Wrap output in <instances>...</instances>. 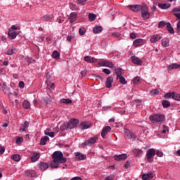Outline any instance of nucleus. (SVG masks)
<instances>
[{"instance_id": "1", "label": "nucleus", "mask_w": 180, "mask_h": 180, "mask_svg": "<svg viewBox=\"0 0 180 180\" xmlns=\"http://www.w3.org/2000/svg\"><path fill=\"white\" fill-rule=\"evenodd\" d=\"M52 158L55 161H58L60 164H65L67 162V158H64V154L61 151H55L52 155Z\"/></svg>"}, {"instance_id": "2", "label": "nucleus", "mask_w": 180, "mask_h": 180, "mask_svg": "<svg viewBox=\"0 0 180 180\" xmlns=\"http://www.w3.org/2000/svg\"><path fill=\"white\" fill-rule=\"evenodd\" d=\"M141 18L143 20H147V19H150L151 16V13L148 11V6L146 4H142V7L141 8Z\"/></svg>"}, {"instance_id": "3", "label": "nucleus", "mask_w": 180, "mask_h": 180, "mask_svg": "<svg viewBox=\"0 0 180 180\" xmlns=\"http://www.w3.org/2000/svg\"><path fill=\"white\" fill-rule=\"evenodd\" d=\"M165 119V117L162 115L155 114L150 116V120L153 123H162Z\"/></svg>"}, {"instance_id": "4", "label": "nucleus", "mask_w": 180, "mask_h": 180, "mask_svg": "<svg viewBox=\"0 0 180 180\" xmlns=\"http://www.w3.org/2000/svg\"><path fill=\"white\" fill-rule=\"evenodd\" d=\"M97 141H98V137L93 136V137L90 138L89 139L85 141L84 143H82V146L85 147V146H92V144H95Z\"/></svg>"}, {"instance_id": "5", "label": "nucleus", "mask_w": 180, "mask_h": 180, "mask_svg": "<svg viewBox=\"0 0 180 180\" xmlns=\"http://www.w3.org/2000/svg\"><path fill=\"white\" fill-rule=\"evenodd\" d=\"M78 124H79V120L77 119H75V118L70 120L68 122V129H74V128L77 127V126H78Z\"/></svg>"}, {"instance_id": "6", "label": "nucleus", "mask_w": 180, "mask_h": 180, "mask_svg": "<svg viewBox=\"0 0 180 180\" xmlns=\"http://www.w3.org/2000/svg\"><path fill=\"white\" fill-rule=\"evenodd\" d=\"M155 155V149L154 148L149 149L146 153L147 161H148V162H151V160H153Z\"/></svg>"}, {"instance_id": "7", "label": "nucleus", "mask_w": 180, "mask_h": 180, "mask_svg": "<svg viewBox=\"0 0 180 180\" xmlns=\"http://www.w3.org/2000/svg\"><path fill=\"white\" fill-rule=\"evenodd\" d=\"M143 7L142 5H129L128 6V8H129L130 11H132V12H136V13H139L141 11V8Z\"/></svg>"}, {"instance_id": "8", "label": "nucleus", "mask_w": 180, "mask_h": 180, "mask_svg": "<svg viewBox=\"0 0 180 180\" xmlns=\"http://www.w3.org/2000/svg\"><path fill=\"white\" fill-rule=\"evenodd\" d=\"M146 40L143 39H136L134 41L133 44L134 47H141V46H144Z\"/></svg>"}, {"instance_id": "9", "label": "nucleus", "mask_w": 180, "mask_h": 180, "mask_svg": "<svg viewBox=\"0 0 180 180\" xmlns=\"http://www.w3.org/2000/svg\"><path fill=\"white\" fill-rule=\"evenodd\" d=\"M19 33L18 32L13 30H10L8 32V36L11 40H13V39H16V36H18Z\"/></svg>"}, {"instance_id": "10", "label": "nucleus", "mask_w": 180, "mask_h": 180, "mask_svg": "<svg viewBox=\"0 0 180 180\" xmlns=\"http://www.w3.org/2000/svg\"><path fill=\"white\" fill-rule=\"evenodd\" d=\"M114 159L115 161H124V160L127 159V155L125 153L119 155H115Z\"/></svg>"}, {"instance_id": "11", "label": "nucleus", "mask_w": 180, "mask_h": 180, "mask_svg": "<svg viewBox=\"0 0 180 180\" xmlns=\"http://www.w3.org/2000/svg\"><path fill=\"white\" fill-rule=\"evenodd\" d=\"M131 59L133 64H136V65H141L143 64V60H140L137 56H131Z\"/></svg>"}, {"instance_id": "12", "label": "nucleus", "mask_w": 180, "mask_h": 180, "mask_svg": "<svg viewBox=\"0 0 180 180\" xmlns=\"http://www.w3.org/2000/svg\"><path fill=\"white\" fill-rule=\"evenodd\" d=\"M100 65H101V67H109V68H113L114 66L113 63L106 60H102L100 63Z\"/></svg>"}, {"instance_id": "13", "label": "nucleus", "mask_w": 180, "mask_h": 180, "mask_svg": "<svg viewBox=\"0 0 180 180\" xmlns=\"http://www.w3.org/2000/svg\"><path fill=\"white\" fill-rule=\"evenodd\" d=\"M110 130H112V128L110 126L105 127L101 132V137L105 139V137H106V134H108Z\"/></svg>"}, {"instance_id": "14", "label": "nucleus", "mask_w": 180, "mask_h": 180, "mask_svg": "<svg viewBox=\"0 0 180 180\" xmlns=\"http://www.w3.org/2000/svg\"><path fill=\"white\" fill-rule=\"evenodd\" d=\"M1 91L3 92H5V91H7V95L8 96V98H12V96H13V94H12V92H11L9 91V89H8V86H6V84H4L1 86Z\"/></svg>"}, {"instance_id": "15", "label": "nucleus", "mask_w": 180, "mask_h": 180, "mask_svg": "<svg viewBox=\"0 0 180 180\" xmlns=\"http://www.w3.org/2000/svg\"><path fill=\"white\" fill-rule=\"evenodd\" d=\"M112 84H113V77L109 76L105 82L106 88H112Z\"/></svg>"}, {"instance_id": "16", "label": "nucleus", "mask_w": 180, "mask_h": 180, "mask_svg": "<svg viewBox=\"0 0 180 180\" xmlns=\"http://www.w3.org/2000/svg\"><path fill=\"white\" fill-rule=\"evenodd\" d=\"M91 122L84 121L80 124L79 127L80 129H82V130H84L85 129H89V127H91Z\"/></svg>"}, {"instance_id": "17", "label": "nucleus", "mask_w": 180, "mask_h": 180, "mask_svg": "<svg viewBox=\"0 0 180 180\" xmlns=\"http://www.w3.org/2000/svg\"><path fill=\"white\" fill-rule=\"evenodd\" d=\"M51 102H53V98H49V97L44 98L43 100L41 101V103L43 105H45L46 106H47V105H50Z\"/></svg>"}, {"instance_id": "18", "label": "nucleus", "mask_w": 180, "mask_h": 180, "mask_svg": "<svg viewBox=\"0 0 180 180\" xmlns=\"http://www.w3.org/2000/svg\"><path fill=\"white\" fill-rule=\"evenodd\" d=\"M25 175L30 178H34V176L37 175V173L34 170H27L25 172Z\"/></svg>"}, {"instance_id": "19", "label": "nucleus", "mask_w": 180, "mask_h": 180, "mask_svg": "<svg viewBox=\"0 0 180 180\" xmlns=\"http://www.w3.org/2000/svg\"><path fill=\"white\" fill-rule=\"evenodd\" d=\"M75 158L78 161H82V160H85L86 158V155L81 154L79 152H77L75 153Z\"/></svg>"}, {"instance_id": "20", "label": "nucleus", "mask_w": 180, "mask_h": 180, "mask_svg": "<svg viewBox=\"0 0 180 180\" xmlns=\"http://www.w3.org/2000/svg\"><path fill=\"white\" fill-rule=\"evenodd\" d=\"M154 178L153 173L143 174L142 175V179L143 180H150Z\"/></svg>"}, {"instance_id": "21", "label": "nucleus", "mask_w": 180, "mask_h": 180, "mask_svg": "<svg viewBox=\"0 0 180 180\" xmlns=\"http://www.w3.org/2000/svg\"><path fill=\"white\" fill-rule=\"evenodd\" d=\"M180 68V64L173 63L168 66V71H172V70H178Z\"/></svg>"}, {"instance_id": "22", "label": "nucleus", "mask_w": 180, "mask_h": 180, "mask_svg": "<svg viewBox=\"0 0 180 180\" xmlns=\"http://www.w3.org/2000/svg\"><path fill=\"white\" fill-rule=\"evenodd\" d=\"M125 136L129 139L130 140H134V139H136V134H134V133L130 131H127L125 133Z\"/></svg>"}, {"instance_id": "23", "label": "nucleus", "mask_w": 180, "mask_h": 180, "mask_svg": "<svg viewBox=\"0 0 180 180\" xmlns=\"http://www.w3.org/2000/svg\"><path fill=\"white\" fill-rule=\"evenodd\" d=\"M39 167L41 171H46L49 168V164L41 162L39 164Z\"/></svg>"}, {"instance_id": "24", "label": "nucleus", "mask_w": 180, "mask_h": 180, "mask_svg": "<svg viewBox=\"0 0 180 180\" xmlns=\"http://www.w3.org/2000/svg\"><path fill=\"white\" fill-rule=\"evenodd\" d=\"M69 19H70V23H74V22H75V20H77V13H75V12L72 13L70 15Z\"/></svg>"}, {"instance_id": "25", "label": "nucleus", "mask_w": 180, "mask_h": 180, "mask_svg": "<svg viewBox=\"0 0 180 180\" xmlns=\"http://www.w3.org/2000/svg\"><path fill=\"white\" fill-rule=\"evenodd\" d=\"M115 74H117L116 79H119V77H122L124 72H123V70L122 68H117L115 70Z\"/></svg>"}, {"instance_id": "26", "label": "nucleus", "mask_w": 180, "mask_h": 180, "mask_svg": "<svg viewBox=\"0 0 180 180\" xmlns=\"http://www.w3.org/2000/svg\"><path fill=\"white\" fill-rule=\"evenodd\" d=\"M160 39H161V36L158 34H155V35H153V37L150 38V41L152 43H157V41H158V40H160Z\"/></svg>"}, {"instance_id": "27", "label": "nucleus", "mask_w": 180, "mask_h": 180, "mask_svg": "<svg viewBox=\"0 0 180 180\" xmlns=\"http://www.w3.org/2000/svg\"><path fill=\"white\" fill-rule=\"evenodd\" d=\"M167 29L171 34H174V33H175V30H174V27H172L170 22H167Z\"/></svg>"}, {"instance_id": "28", "label": "nucleus", "mask_w": 180, "mask_h": 180, "mask_svg": "<svg viewBox=\"0 0 180 180\" xmlns=\"http://www.w3.org/2000/svg\"><path fill=\"white\" fill-rule=\"evenodd\" d=\"M59 163H60V162L53 160L51 162V164H50V165H51L52 169H53V168H58V167H60V164H59Z\"/></svg>"}, {"instance_id": "29", "label": "nucleus", "mask_w": 180, "mask_h": 180, "mask_svg": "<svg viewBox=\"0 0 180 180\" xmlns=\"http://www.w3.org/2000/svg\"><path fill=\"white\" fill-rule=\"evenodd\" d=\"M102 30H103V28L102 27V26H97L94 27L93 33H94V34H98V33H101Z\"/></svg>"}, {"instance_id": "30", "label": "nucleus", "mask_w": 180, "mask_h": 180, "mask_svg": "<svg viewBox=\"0 0 180 180\" xmlns=\"http://www.w3.org/2000/svg\"><path fill=\"white\" fill-rule=\"evenodd\" d=\"M50 140V138L49 136H44L41 139L39 144L41 146H46V142L49 141Z\"/></svg>"}, {"instance_id": "31", "label": "nucleus", "mask_w": 180, "mask_h": 180, "mask_svg": "<svg viewBox=\"0 0 180 180\" xmlns=\"http://www.w3.org/2000/svg\"><path fill=\"white\" fill-rule=\"evenodd\" d=\"M29 127V122L25 121L23 124H22V127H21L20 129V131H26V130H27V128Z\"/></svg>"}, {"instance_id": "32", "label": "nucleus", "mask_w": 180, "mask_h": 180, "mask_svg": "<svg viewBox=\"0 0 180 180\" xmlns=\"http://www.w3.org/2000/svg\"><path fill=\"white\" fill-rule=\"evenodd\" d=\"M44 134L46 136H49V137H54L56 134L53 131H51L50 129L48 128L44 131Z\"/></svg>"}, {"instance_id": "33", "label": "nucleus", "mask_w": 180, "mask_h": 180, "mask_svg": "<svg viewBox=\"0 0 180 180\" xmlns=\"http://www.w3.org/2000/svg\"><path fill=\"white\" fill-rule=\"evenodd\" d=\"M134 157H141L143 155V150L140 149L134 150Z\"/></svg>"}, {"instance_id": "34", "label": "nucleus", "mask_w": 180, "mask_h": 180, "mask_svg": "<svg viewBox=\"0 0 180 180\" xmlns=\"http://www.w3.org/2000/svg\"><path fill=\"white\" fill-rule=\"evenodd\" d=\"M162 46H164V47H168L169 46V39L168 38H164L162 39Z\"/></svg>"}, {"instance_id": "35", "label": "nucleus", "mask_w": 180, "mask_h": 180, "mask_svg": "<svg viewBox=\"0 0 180 180\" xmlns=\"http://www.w3.org/2000/svg\"><path fill=\"white\" fill-rule=\"evenodd\" d=\"M40 158V155L39 153H34V155L31 158L32 162H36L37 160Z\"/></svg>"}, {"instance_id": "36", "label": "nucleus", "mask_w": 180, "mask_h": 180, "mask_svg": "<svg viewBox=\"0 0 180 180\" xmlns=\"http://www.w3.org/2000/svg\"><path fill=\"white\" fill-rule=\"evenodd\" d=\"M159 8H161V9H168L171 6V4H158Z\"/></svg>"}, {"instance_id": "37", "label": "nucleus", "mask_w": 180, "mask_h": 180, "mask_svg": "<svg viewBox=\"0 0 180 180\" xmlns=\"http://www.w3.org/2000/svg\"><path fill=\"white\" fill-rule=\"evenodd\" d=\"M16 48L14 49H9L6 51V56H12L13 54H15V52L16 51Z\"/></svg>"}, {"instance_id": "38", "label": "nucleus", "mask_w": 180, "mask_h": 180, "mask_svg": "<svg viewBox=\"0 0 180 180\" xmlns=\"http://www.w3.org/2000/svg\"><path fill=\"white\" fill-rule=\"evenodd\" d=\"M60 103H65V105H67L68 103H72V101H71V99L70 98H62L60 100Z\"/></svg>"}, {"instance_id": "39", "label": "nucleus", "mask_w": 180, "mask_h": 180, "mask_svg": "<svg viewBox=\"0 0 180 180\" xmlns=\"http://www.w3.org/2000/svg\"><path fill=\"white\" fill-rule=\"evenodd\" d=\"M84 60L87 62V63H95V58L91 57V56H86L84 57Z\"/></svg>"}, {"instance_id": "40", "label": "nucleus", "mask_w": 180, "mask_h": 180, "mask_svg": "<svg viewBox=\"0 0 180 180\" xmlns=\"http://www.w3.org/2000/svg\"><path fill=\"white\" fill-rule=\"evenodd\" d=\"M118 79H120V82L122 84V85H126L127 84V81H126V79L124 78V77L123 76H120L118 77Z\"/></svg>"}, {"instance_id": "41", "label": "nucleus", "mask_w": 180, "mask_h": 180, "mask_svg": "<svg viewBox=\"0 0 180 180\" xmlns=\"http://www.w3.org/2000/svg\"><path fill=\"white\" fill-rule=\"evenodd\" d=\"M11 159L14 160V161H16L18 162L20 161V155L15 154L14 155H12Z\"/></svg>"}, {"instance_id": "42", "label": "nucleus", "mask_w": 180, "mask_h": 180, "mask_svg": "<svg viewBox=\"0 0 180 180\" xmlns=\"http://www.w3.org/2000/svg\"><path fill=\"white\" fill-rule=\"evenodd\" d=\"M162 105L163 108H169V106H171V103L167 100H165L162 101Z\"/></svg>"}, {"instance_id": "43", "label": "nucleus", "mask_w": 180, "mask_h": 180, "mask_svg": "<svg viewBox=\"0 0 180 180\" xmlns=\"http://www.w3.org/2000/svg\"><path fill=\"white\" fill-rule=\"evenodd\" d=\"M68 129V124L64 122L60 127V130L61 131H64V130H67Z\"/></svg>"}, {"instance_id": "44", "label": "nucleus", "mask_w": 180, "mask_h": 180, "mask_svg": "<svg viewBox=\"0 0 180 180\" xmlns=\"http://www.w3.org/2000/svg\"><path fill=\"white\" fill-rule=\"evenodd\" d=\"M172 98V99H174V101H180V95L175 92H173Z\"/></svg>"}, {"instance_id": "45", "label": "nucleus", "mask_w": 180, "mask_h": 180, "mask_svg": "<svg viewBox=\"0 0 180 180\" xmlns=\"http://www.w3.org/2000/svg\"><path fill=\"white\" fill-rule=\"evenodd\" d=\"M22 106L24 109H29L30 108V103H29V101H25L22 103Z\"/></svg>"}, {"instance_id": "46", "label": "nucleus", "mask_w": 180, "mask_h": 180, "mask_svg": "<svg viewBox=\"0 0 180 180\" xmlns=\"http://www.w3.org/2000/svg\"><path fill=\"white\" fill-rule=\"evenodd\" d=\"M95 19H96V15H95L94 13L89 14V20L94 22V20H95Z\"/></svg>"}, {"instance_id": "47", "label": "nucleus", "mask_w": 180, "mask_h": 180, "mask_svg": "<svg viewBox=\"0 0 180 180\" xmlns=\"http://www.w3.org/2000/svg\"><path fill=\"white\" fill-rule=\"evenodd\" d=\"M43 20L49 22V20H51V15L48 14L45 15L42 17Z\"/></svg>"}, {"instance_id": "48", "label": "nucleus", "mask_w": 180, "mask_h": 180, "mask_svg": "<svg viewBox=\"0 0 180 180\" xmlns=\"http://www.w3.org/2000/svg\"><path fill=\"white\" fill-rule=\"evenodd\" d=\"M52 56L53 58H56L57 60L60 58V53H58L57 51H54Z\"/></svg>"}, {"instance_id": "49", "label": "nucleus", "mask_w": 180, "mask_h": 180, "mask_svg": "<svg viewBox=\"0 0 180 180\" xmlns=\"http://www.w3.org/2000/svg\"><path fill=\"white\" fill-rule=\"evenodd\" d=\"M140 83V77H136L134 79H133V84L134 85H137Z\"/></svg>"}, {"instance_id": "50", "label": "nucleus", "mask_w": 180, "mask_h": 180, "mask_svg": "<svg viewBox=\"0 0 180 180\" xmlns=\"http://www.w3.org/2000/svg\"><path fill=\"white\" fill-rule=\"evenodd\" d=\"M85 28L82 27V28H79V33L80 34V36H84V34H85Z\"/></svg>"}, {"instance_id": "51", "label": "nucleus", "mask_w": 180, "mask_h": 180, "mask_svg": "<svg viewBox=\"0 0 180 180\" xmlns=\"http://www.w3.org/2000/svg\"><path fill=\"white\" fill-rule=\"evenodd\" d=\"M173 92H169L165 95V99H169V98H172Z\"/></svg>"}, {"instance_id": "52", "label": "nucleus", "mask_w": 180, "mask_h": 180, "mask_svg": "<svg viewBox=\"0 0 180 180\" xmlns=\"http://www.w3.org/2000/svg\"><path fill=\"white\" fill-rule=\"evenodd\" d=\"M23 143V138L22 137H18L16 139V143L17 144H22Z\"/></svg>"}, {"instance_id": "53", "label": "nucleus", "mask_w": 180, "mask_h": 180, "mask_svg": "<svg viewBox=\"0 0 180 180\" xmlns=\"http://www.w3.org/2000/svg\"><path fill=\"white\" fill-rule=\"evenodd\" d=\"M167 25V22L165 21H160L158 23V27H164Z\"/></svg>"}, {"instance_id": "54", "label": "nucleus", "mask_w": 180, "mask_h": 180, "mask_svg": "<svg viewBox=\"0 0 180 180\" xmlns=\"http://www.w3.org/2000/svg\"><path fill=\"white\" fill-rule=\"evenodd\" d=\"M26 61H27V63H34V60L33 58H32L31 57H27L25 58Z\"/></svg>"}, {"instance_id": "55", "label": "nucleus", "mask_w": 180, "mask_h": 180, "mask_svg": "<svg viewBox=\"0 0 180 180\" xmlns=\"http://www.w3.org/2000/svg\"><path fill=\"white\" fill-rule=\"evenodd\" d=\"M155 154L158 157H162L164 155V153L162 151H160V150H156Z\"/></svg>"}, {"instance_id": "56", "label": "nucleus", "mask_w": 180, "mask_h": 180, "mask_svg": "<svg viewBox=\"0 0 180 180\" xmlns=\"http://www.w3.org/2000/svg\"><path fill=\"white\" fill-rule=\"evenodd\" d=\"M176 30H177V34H180V20L178 21Z\"/></svg>"}, {"instance_id": "57", "label": "nucleus", "mask_w": 180, "mask_h": 180, "mask_svg": "<svg viewBox=\"0 0 180 180\" xmlns=\"http://www.w3.org/2000/svg\"><path fill=\"white\" fill-rule=\"evenodd\" d=\"M131 165H132L131 162H127L124 164V167H125V168H130V167H131Z\"/></svg>"}, {"instance_id": "58", "label": "nucleus", "mask_w": 180, "mask_h": 180, "mask_svg": "<svg viewBox=\"0 0 180 180\" xmlns=\"http://www.w3.org/2000/svg\"><path fill=\"white\" fill-rule=\"evenodd\" d=\"M158 89H153L150 91L151 95H158Z\"/></svg>"}, {"instance_id": "59", "label": "nucleus", "mask_w": 180, "mask_h": 180, "mask_svg": "<svg viewBox=\"0 0 180 180\" xmlns=\"http://www.w3.org/2000/svg\"><path fill=\"white\" fill-rule=\"evenodd\" d=\"M86 0H77V4L81 5H85Z\"/></svg>"}, {"instance_id": "60", "label": "nucleus", "mask_w": 180, "mask_h": 180, "mask_svg": "<svg viewBox=\"0 0 180 180\" xmlns=\"http://www.w3.org/2000/svg\"><path fill=\"white\" fill-rule=\"evenodd\" d=\"M5 153V146H0V154H4Z\"/></svg>"}, {"instance_id": "61", "label": "nucleus", "mask_w": 180, "mask_h": 180, "mask_svg": "<svg viewBox=\"0 0 180 180\" xmlns=\"http://www.w3.org/2000/svg\"><path fill=\"white\" fill-rule=\"evenodd\" d=\"M87 72H88V71L86 70H82L81 72L82 77H85V75H86Z\"/></svg>"}, {"instance_id": "62", "label": "nucleus", "mask_w": 180, "mask_h": 180, "mask_svg": "<svg viewBox=\"0 0 180 180\" xmlns=\"http://www.w3.org/2000/svg\"><path fill=\"white\" fill-rule=\"evenodd\" d=\"M20 88H25V82L20 81L18 84Z\"/></svg>"}, {"instance_id": "63", "label": "nucleus", "mask_w": 180, "mask_h": 180, "mask_svg": "<svg viewBox=\"0 0 180 180\" xmlns=\"http://www.w3.org/2000/svg\"><path fill=\"white\" fill-rule=\"evenodd\" d=\"M103 72H104L105 74H107V75H109V74H110V70L108 69H103Z\"/></svg>"}, {"instance_id": "64", "label": "nucleus", "mask_w": 180, "mask_h": 180, "mask_svg": "<svg viewBox=\"0 0 180 180\" xmlns=\"http://www.w3.org/2000/svg\"><path fill=\"white\" fill-rule=\"evenodd\" d=\"M174 15L176 16L177 19H179V20H180V13H174Z\"/></svg>"}]
</instances>
